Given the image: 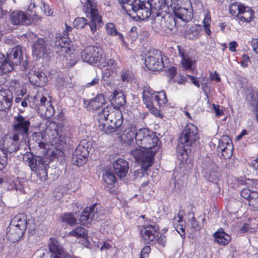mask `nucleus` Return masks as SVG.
Masks as SVG:
<instances>
[{"label":"nucleus","mask_w":258,"mask_h":258,"mask_svg":"<svg viewBox=\"0 0 258 258\" xmlns=\"http://www.w3.org/2000/svg\"><path fill=\"white\" fill-rule=\"evenodd\" d=\"M152 89L149 86H144L142 92L143 100L147 108L149 109L151 113L156 116L159 114V110L157 108L158 106L155 105L151 101Z\"/></svg>","instance_id":"nucleus-23"},{"label":"nucleus","mask_w":258,"mask_h":258,"mask_svg":"<svg viewBox=\"0 0 258 258\" xmlns=\"http://www.w3.org/2000/svg\"><path fill=\"white\" fill-rule=\"evenodd\" d=\"M108 70L113 71L117 67L116 62L112 59H109L107 62H105V66Z\"/></svg>","instance_id":"nucleus-53"},{"label":"nucleus","mask_w":258,"mask_h":258,"mask_svg":"<svg viewBox=\"0 0 258 258\" xmlns=\"http://www.w3.org/2000/svg\"><path fill=\"white\" fill-rule=\"evenodd\" d=\"M201 31V26H195L188 28L184 33L185 38L190 40H196L199 38Z\"/></svg>","instance_id":"nucleus-36"},{"label":"nucleus","mask_w":258,"mask_h":258,"mask_svg":"<svg viewBox=\"0 0 258 258\" xmlns=\"http://www.w3.org/2000/svg\"><path fill=\"white\" fill-rule=\"evenodd\" d=\"M4 148L7 153V152L10 153L15 152L19 149V143L12 142L8 140L5 144Z\"/></svg>","instance_id":"nucleus-44"},{"label":"nucleus","mask_w":258,"mask_h":258,"mask_svg":"<svg viewBox=\"0 0 258 258\" xmlns=\"http://www.w3.org/2000/svg\"><path fill=\"white\" fill-rule=\"evenodd\" d=\"M23 161L30 167L31 170L34 172L40 180L43 181L47 180V169L49 168V162L47 159L27 152L24 155Z\"/></svg>","instance_id":"nucleus-8"},{"label":"nucleus","mask_w":258,"mask_h":258,"mask_svg":"<svg viewBox=\"0 0 258 258\" xmlns=\"http://www.w3.org/2000/svg\"><path fill=\"white\" fill-rule=\"evenodd\" d=\"M100 81L104 87H111L112 84L110 73L106 71H102V79Z\"/></svg>","instance_id":"nucleus-43"},{"label":"nucleus","mask_w":258,"mask_h":258,"mask_svg":"<svg viewBox=\"0 0 258 258\" xmlns=\"http://www.w3.org/2000/svg\"><path fill=\"white\" fill-rule=\"evenodd\" d=\"M29 106L32 108L40 110L39 106V100L37 96L30 97Z\"/></svg>","instance_id":"nucleus-50"},{"label":"nucleus","mask_w":258,"mask_h":258,"mask_svg":"<svg viewBox=\"0 0 258 258\" xmlns=\"http://www.w3.org/2000/svg\"><path fill=\"white\" fill-rule=\"evenodd\" d=\"M133 73L128 69H122L119 73L118 76L121 81L124 83H128L132 81Z\"/></svg>","instance_id":"nucleus-40"},{"label":"nucleus","mask_w":258,"mask_h":258,"mask_svg":"<svg viewBox=\"0 0 258 258\" xmlns=\"http://www.w3.org/2000/svg\"><path fill=\"white\" fill-rule=\"evenodd\" d=\"M167 76L169 78V82L170 83H176V80L175 79V77L177 75V70L175 67H172L169 68L166 71Z\"/></svg>","instance_id":"nucleus-46"},{"label":"nucleus","mask_w":258,"mask_h":258,"mask_svg":"<svg viewBox=\"0 0 258 258\" xmlns=\"http://www.w3.org/2000/svg\"><path fill=\"white\" fill-rule=\"evenodd\" d=\"M119 2V4L121 5L122 9L125 12V13L127 14V10L126 8H128V7L129 5H132V2H134V0H117Z\"/></svg>","instance_id":"nucleus-51"},{"label":"nucleus","mask_w":258,"mask_h":258,"mask_svg":"<svg viewBox=\"0 0 258 258\" xmlns=\"http://www.w3.org/2000/svg\"><path fill=\"white\" fill-rule=\"evenodd\" d=\"M30 126V120L20 114L14 116L13 128L15 133L22 136L23 138L27 137Z\"/></svg>","instance_id":"nucleus-19"},{"label":"nucleus","mask_w":258,"mask_h":258,"mask_svg":"<svg viewBox=\"0 0 258 258\" xmlns=\"http://www.w3.org/2000/svg\"><path fill=\"white\" fill-rule=\"evenodd\" d=\"M147 151H143L141 149L135 148L133 149L130 150V153L135 158L137 161H139L142 156Z\"/></svg>","instance_id":"nucleus-47"},{"label":"nucleus","mask_w":258,"mask_h":258,"mask_svg":"<svg viewBox=\"0 0 258 258\" xmlns=\"http://www.w3.org/2000/svg\"><path fill=\"white\" fill-rule=\"evenodd\" d=\"M41 9L44 14L46 16H51L53 14V11L50 9L49 6L44 3H42Z\"/></svg>","instance_id":"nucleus-54"},{"label":"nucleus","mask_w":258,"mask_h":258,"mask_svg":"<svg viewBox=\"0 0 258 258\" xmlns=\"http://www.w3.org/2000/svg\"><path fill=\"white\" fill-rule=\"evenodd\" d=\"M139 230L142 241L145 244L152 245L157 242L159 244L165 246L166 237L163 235L159 236V227L155 223L144 224L140 226Z\"/></svg>","instance_id":"nucleus-11"},{"label":"nucleus","mask_w":258,"mask_h":258,"mask_svg":"<svg viewBox=\"0 0 258 258\" xmlns=\"http://www.w3.org/2000/svg\"><path fill=\"white\" fill-rule=\"evenodd\" d=\"M199 139L200 134L197 126L192 123H188L178 139V156L181 158L182 162H187L188 158L193 156Z\"/></svg>","instance_id":"nucleus-2"},{"label":"nucleus","mask_w":258,"mask_h":258,"mask_svg":"<svg viewBox=\"0 0 258 258\" xmlns=\"http://www.w3.org/2000/svg\"><path fill=\"white\" fill-rule=\"evenodd\" d=\"M47 104H49V105L48 107L46 108L45 115L47 117H49L54 114V109L52 105L50 104L49 102H47Z\"/></svg>","instance_id":"nucleus-56"},{"label":"nucleus","mask_w":258,"mask_h":258,"mask_svg":"<svg viewBox=\"0 0 258 258\" xmlns=\"http://www.w3.org/2000/svg\"><path fill=\"white\" fill-rule=\"evenodd\" d=\"M83 61L102 69L105 66V55L100 46H89L85 48L81 53Z\"/></svg>","instance_id":"nucleus-13"},{"label":"nucleus","mask_w":258,"mask_h":258,"mask_svg":"<svg viewBox=\"0 0 258 258\" xmlns=\"http://www.w3.org/2000/svg\"><path fill=\"white\" fill-rule=\"evenodd\" d=\"M156 152L157 150L147 151L142 156L139 161L141 162V166L143 170L146 171L152 166Z\"/></svg>","instance_id":"nucleus-30"},{"label":"nucleus","mask_w":258,"mask_h":258,"mask_svg":"<svg viewBox=\"0 0 258 258\" xmlns=\"http://www.w3.org/2000/svg\"><path fill=\"white\" fill-rule=\"evenodd\" d=\"M163 9H169L175 18L183 22H189L193 18V10L190 3L187 6L177 0H163Z\"/></svg>","instance_id":"nucleus-10"},{"label":"nucleus","mask_w":258,"mask_h":258,"mask_svg":"<svg viewBox=\"0 0 258 258\" xmlns=\"http://www.w3.org/2000/svg\"><path fill=\"white\" fill-rule=\"evenodd\" d=\"M250 62V58L247 54H244L242 55V57L240 60V64L242 67H247Z\"/></svg>","instance_id":"nucleus-52"},{"label":"nucleus","mask_w":258,"mask_h":258,"mask_svg":"<svg viewBox=\"0 0 258 258\" xmlns=\"http://www.w3.org/2000/svg\"><path fill=\"white\" fill-rule=\"evenodd\" d=\"M251 44L254 52L258 54V38H253L251 41Z\"/></svg>","instance_id":"nucleus-61"},{"label":"nucleus","mask_w":258,"mask_h":258,"mask_svg":"<svg viewBox=\"0 0 258 258\" xmlns=\"http://www.w3.org/2000/svg\"><path fill=\"white\" fill-rule=\"evenodd\" d=\"M243 5L240 3H234L231 4L229 6V13L235 17H238L240 15V12H241L242 7Z\"/></svg>","instance_id":"nucleus-42"},{"label":"nucleus","mask_w":258,"mask_h":258,"mask_svg":"<svg viewBox=\"0 0 258 258\" xmlns=\"http://www.w3.org/2000/svg\"><path fill=\"white\" fill-rule=\"evenodd\" d=\"M51 242L48 244L49 251L50 252V256L51 258H70L71 255L69 253L66 252L60 246L58 242L56 240H52L50 238Z\"/></svg>","instance_id":"nucleus-26"},{"label":"nucleus","mask_w":258,"mask_h":258,"mask_svg":"<svg viewBox=\"0 0 258 258\" xmlns=\"http://www.w3.org/2000/svg\"><path fill=\"white\" fill-rule=\"evenodd\" d=\"M114 171L120 179L126 176L128 170V164L126 160L118 159L113 163Z\"/></svg>","instance_id":"nucleus-27"},{"label":"nucleus","mask_w":258,"mask_h":258,"mask_svg":"<svg viewBox=\"0 0 258 258\" xmlns=\"http://www.w3.org/2000/svg\"><path fill=\"white\" fill-rule=\"evenodd\" d=\"M102 179L107 184L112 185L116 181L115 174L111 170L105 171L102 175Z\"/></svg>","instance_id":"nucleus-41"},{"label":"nucleus","mask_w":258,"mask_h":258,"mask_svg":"<svg viewBox=\"0 0 258 258\" xmlns=\"http://www.w3.org/2000/svg\"><path fill=\"white\" fill-rule=\"evenodd\" d=\"M210 76L212 81H215L217 83L221 81V78L216 72H215L214 73H210Z\"/></svg>","instance_id":"nucleus-63"},{"label":"nucleus","mask_w":258,"mask_h":258,"mask_svg":"<svg viewBox=\"0 0 258 258\" xmlns=\"http://www.w3.org/2000/svg\"><path fill=\"white\" fill-rule=\"evenodd\" d=\"M22 60L21 47L15 46L7 53L6 56L3 54L0 55V72L5 74L11 72L14 66L20 65Z\"/></svg>","instance_id":"nucleus-9"},{"label":"nucleus","mask_w":258,"mask_h":258,"mask_svg":"<svg viewBox=\"0 0 258 258\" xmlns=\"http://www.w3.org/2000/svg\"><path fill=\"white\" fill-rule=\"evenodd\" d=\"M49 128L52 132V136L49 141L50 147L45 142L42 135L40 133L35 135L36 137L38 136L37 140H39V137L42 140L38 142V146L40 149H46V153L51 159L62 157L64 154L63 150L65 146H71L73 143L71 133L69 130H66L61 125H58L55 122L50 124L47 132Z\"/></svg>","instance_id":"nucleus-1"},{"label":"nucleus","mask_w":258,"mask_h":258,"mask_svg":"<svg viewBox=\"0 0 258 258\" xmlns=\"http://www.w3.org/2000/svg\"><path fill=\"white\" fill-rule=\"evenodd\" d=\"M96 5V0H86L83 5V11L86 13L87 17H90L91 21L89 23H88V24L92 33H94L98 28L103 25L102 17L98 14Z\"/></svg>","instance_id":"nucleus-14"},{"label":"nucleus","mask_w":258,"mask_h":258,"mask_svg":"<svg viewBox=\"0 0 258 258\" xmlns=\"http://www.w3.org/2000/svg\"><path fill=\"white\" fill-rule=\"evenodd\" d=\"M112 110L111 106L107 105L96 116L99 130L107 134L118 131L123 122V115L121 111H114Z\"/></svg>","instance_id":"nucleus-5"},{"label":"nucleus","mask_w":258,"mask_h":258,"mask_svg":"<svg viewBox=\"0 0 258 258\" xmlns=\"http://www.w3.org/2000/svg\"><path fill=\"white\" fill-rule=\"evenodd\" d=\"M88 24L87 20L84 17H78L73 22V25L75 28L79 29H82Z\"/></svg>","instance_id":"nucleus-45"},{"label":"nucleus","mask_w":258,"mask_h":258,"mask_svg":"<svg viewBox=\"0 0 258 258\" xmlns=\"http://www.w3.org/2000/svg\"><path fill=\"white\" fill-rule=\"evenodd\" d=\"M215 241L222 245H226L231 240V236L226 233L222 228H219L214 234Z\"/></svg>","instance_id":"nucleus-33"},{"label":"nucleus","mask_w":258,"mask_h":258,"mask_svg":"<svg viewBox=\"0 0 258 258\" xmlns=\"http://www.w3.org/2000/svg\"><path fill=\"white\" fill-rule=\"evenodd\" d=\"M213 109L214 110L216 115L217 117H220L223 114V111L220 109V106L218 104H213L212 105Z\"/></svg>","instance_id":"nucleus-60"},{"label":"nucleus","mask_w":258,"mask_h":258,"mask_svg":"<svg viewBox=\"0 0 258 258\" xmlns=\"http://www.w3.org/2000/svg\"><path fill=\"white\" fill-rule=\"evenodd\" d=\"M178 220H177V224H175L176 219L175 218L173 219L172 222L174 225V227L177 232L180 235L182 238H184L185 236V223L183 220V217L181 215H179V213L178 214Z\"/></svg>","instance_id":"nucleus-38"},{"label":"nucleus","mask_w":258,"mask_h":258,"mask_svg":"<svg viewBox=\"0 0 258 258\" xmlns=\"http://www.w3.org/2000/svg\"><path fill=\"white\" fill-rule=\"evenodd\" d=\"M145 63L149 70L159 71L164 68L162 54L160 51L155 49L146 54Z\"/></svg>","instance_id":"nucleus-17"},{"label":"nucleus","mask_w":258,"mask_h":258,"mask_svg":"<svg viewBox=\"0 0 258 258\" xmlns=\"http://www.w3.org/2000/svg\"><path fill=\"white\" fill-rule=\"evenodd\" d=\"M178 53L181 57V64L185 70L191 69L193 64V61L189 56V50L185 49L180 46H177Z\"/></svg>","instance_id":"nucleus-31"},{"label":"nucleus","mask_w":258,"mask_h":258,"mask_svg":"<svg viewBox=\"0 0 258 258\" xmlns=\"http://www.w3.org/2000/svg\"><path fill=\"white\" fill-rule=\"evenodd\" d=\"M91 147V142L87 140H82L73 153L72 163L78 166H81L84 164L88 160Z\"/></svg>","instance_id":"nucleus-16"},{"label":"nucleus","mask_w":258,"mask_h":258,"mask_svg":"<svg viewBox=\"0 0 258 258\" xmlns=\"http://www.w3.org/2000/svg\"><path fill=\"white\" fill-rule=\"evenodd\" d=\"M97 204H94L90 207H87L81 212L79 218L81 225L88 226L93 220H101Z\"/></svg>","instance_id":"nucleus-18"},{"label":"nucleus","mask_w":258,"mask_h":258,"mask_svg":"<svg viewBox=\"0 0 258 258\" xmlns=\"http://www.w3.org/2000/svg\"><path fill=\"white\" fill-rule=\"evenodd\" d=\"M124 134V141L129 145L134 143L135 138L137 146L146 151L154 150L159 149V140L156 134L150 132L146 128L138 131L126 130Z\"/></svg>","instance_id":"nucleus-4"},{"label":"nucleus","mask_w":258,"mask_h":258,"mask_svg":"<svg viewBox=\"0 0 258 258\" xmlns=\"http://www.w3.org/2000/svg\"><path fill=\"white\" fill-rule=\"evenodd\" d=\"M23 85L20 83L19 81L17 80H13L11 82V88H14V90L17 92L18 90L17 89L21 88V86Z\"/></svg>","instance_id":"nucleus-57"},{"label":"nucleus","mask_w":258,"mask_h":258,"mask_svg":"<svg viewBox=\"0 0 258 258\" xmlns=\"http://www.w3.org/2000/svg\"><path fill=\"white\" fill-rule=\"evenodd\" d=\"M60 220L62 223L67 225L73 227L77 223V218L74 214L72 213H62L60 216Z\"/></svg>","instance_id":"nucleus-35"},{"label":"nucleus","mask_w":258,"mask_h":258,"mask_svg":"<svg viewBox=\"0 0 258 258\" xmlns=\"http://www.w3.org/2000/svg\"><path fill=\"white\" fill-rule=\"evenodd\" d=\"M35 77L36 78L35 80L33 79L32 80H30V82L32 85L38 87H42L46 85L47 78L44 73L38 72Z\"/></svg>","instance_id":"nucleus-37"},{"label":"nucleus","mask_w":258,"mask_h":258,"mask_svg":"<svg viewBox=\"0 0 258 258\" xmlns=\"http://www.w3.org/2000/svg\"><path fill=\"white\" fill-rule=\"evenodd\" d=\"M31 233L35 229L34 223L27 220V217L23 214L15 216L11 221L7 228L6 236L8 240L15 242L23 236L26 229Z\"/></svg>","instance_id":"nucleus-7"},{"label":"nucleus","mask_w":258,"mask_h":258,"mask_svg":"<svg viewBox=\"0 0 258 258\" xmlns=\"http://www.w3.org/2000/svg\"><path fill=\"white\" fill-rule=\"evenodd\" d=\"M106 32L110 35L115 36L118 34V32L115 28L114 25L113 23H107L106 25Z\"/></svg>","instance_id":"nucleus-49"},{"label":"nucleus","mask_w":258,"mask_h":258,"mask_svg":"<svg viewBox=\"0 0 258 258\" xmlns=\"http://www.w3.org/2000/svg\"><path fill=\"white\" fill-rule=\"evenodd\" d=\"M104 96L102 94H98L95 97L89 99L84 100V104L89 109L97 110L105 103Z\"/></svg>","instance_id":"nucleus-29"},{"label":"nucleus","mask_w":258,"mask_h":258,"mask_svg":"<svg viewBox=\"0 0 258 258\" xmlns=\"http://www.w3.org/2000/svg\"><path fill=\"white\" fill-rule=\"evenodd\" d=\"M132 4L126 8L127 15L133 20L141 21L146 20L151 15L156 16V12L163 10V0H134Z\"/></svg>","instance_id":"nucleus-3"},{"label":"nucleus","mask_w":258,"mask_h":258,"mask_svg":"<svg viewBox=\"0 0 258 258\" xmlns=\"http://www.w3.org/2000/svg\"><path fill=\"white\" fill-rule=\"evenodd\" d=\"M240 196L248 201L251 209L254 211L258 210V192L244 188L240 191Z\"/></svg>","instance_id":"nucleus-25"},{"label":"nucleus","mask_w":258,"mask_h":258,"mask_svg":"<svg viewBox=\"0 0 258 258\" xmlns=\"http://www.w3.org/2000/svg\"><path fill=\"white\" fill-rule=\"evenodd\" d=\"M227 164L225 167L227 168ZM202 173L205 178L210 182H216L220 180L222 176H227L229 171L227 169L221 168L213 159L206 158L202 163Z\"/></svg>","instance_id":"nucleus-12"},{"label":"nucleus","mask_w":258,"mask_h":258,"mask_svg":"<svg viewBox=\"0 0 258 258\" xmlns=\"http://www.w3.org/2000/svg\"><path fill=\"white\" fill-rule=\"evenodd\" d=\"M253 16V12L251 8L243 5L238 18L243 22L247 23L251 21Z\"/></svg>","instance_id":"nucleus-34"},{"label":"nucleus","mask_w":258,"mask_h":258,"mask_svg":"<svg viewBox=\"0 0 258 258\" xmlns=\"http://www.w3.org/2000/svg\"><path fill=\"white\" fill-rule=\"evenodd\" d=\"M187 77L190 80L191 82L193 84H194L196 87H197L198 88H199L200 87V82L196 77H195L194 76H191V75H187Z\"/></svg>","instance_id":"nucleus-62"},{"label":"nucleus","mask_w":258,"mask_h":258,"mask_svg":"<svg viewBox=\"0 0 258 258\" xmlns=\"http://www.w3.org/2000/svg\"><path fill=\"white\" fill-rule=\"evenodd\" d=\"M73 30V28L67 24L65 29L62 34H56L55 40L53 46L54 49L60 56H63L66 58V62L69 67H73L77 62L75 54H73L74 44L70 37V33Z\"/></svg>","instance_id":"nucleus-6"},{"label":"nucleus","mask_w":258,"mask_h":258,"mask_svg":"<svg viewBox=\"0 0 258 258\" xmlns=\"http://www.w3.org/2000/svg\"><path fill=\"white\" fill-rule=\"evenodd\" d=\"M111 104H115L118 106H122L126 103L125 97L120 90H115L109 96Z\"/></svg>","instance_id":"nucleus-32"},{"label":"nucleus","mask_w":258,"mask_h":258,"mask_svg":"<svg viewBox=\"0 0 258 258\" xmlns=\"http://www.w3.org/2000/svg\"><path fill=\"white\" fill-rule=\"evenodd\" d=\"M233 145L231 140L227 136H223L219 141L217 151L221 153L220 158L224 159H230L233 154Z\"/></svg>","instance_id":"nucleus-20"},{"label":"nucleus","mask_w":258,"mask_h":258,"mask_svg":"<svg viewBox=\"0 0 258 258\" xmlns=\"http://www.w3.org/2000/svg\"><path fill=\"white\" fill-rule=\"evenodd\" d=\"M70 236H73L77 238H83L86 243L88 242V233L86 230L82 227H77L69 233Z\"/></svg>","instance_id":"nucleus-39"},{"label":"nucleus","mask_w":258,"mask_h":258,"mask_svg":"<svg viewBox=\"0 0 258 258\" xmlns=\"http://www.w3.org/2000/svg\"><path fill=\"white\" fill-rule=\"evenodd\" d=\"M11 23L14 25H29L31 23L30 15L21 10L14 11L9 16Z\"/></svg>","instance_id":"nucleus-21"},{"label":"nucleus","mask_w":258,"mask_h":258,"mask_svg":"<svg viewBox=\"0 0 258 258\" xmlns=\"http://www.w3.org/2000/svg\"><path fill=\"white\" fill-rule=\"evenodd\" d=\"M170 12L166 8L156 12V16L158 17L157 21H160V29L166 33H170L176 26V19Z\"/></svg>","instance_id":"nucleus-15"},{"label":"nucleus","mask_w":258,"mask_h":258,"mask_svg":"<svg viewBox=\"0 0 258 258\" xmlns=\"http://www.w3.org/2000/svg\"><path fill=\"white\" fill-rule=\"evenodd\" d=\"M13 95L8 89L0 90V111L7 112L13 104Z\"/></svg>","instance_id":"nucleus-24"},{"label":"nucleus","mask_w":258,"mask_h":258,"mask_svg":"<svg viewBox=\"0 0 258 258\" xmlns=\"http://www.w3.org/2000/svg\"><path fill=\"white\" fill-rule=\"evenodd\" d=\"M100 81V78L98 76H96L94 79L92 80L91 81L87 83L85 86L87 88L91 86H94L99 84Z\"/></svg>","instance_id":"nucleus-58"},{"label":"nucleus","mask_w":258,"mask_h":258,"mask_svg":"<svg viewBox=\"0 0 258 258\" xmlns=\"http://www.w3.org/2000/svg\"><path fill=\"white\" fill-rule=\"evenodd\" d=\"M237 46V43L236 41H232L229 43V49L231 52H235L236 51V48Z\"/></svg>","instance_id":"nucleus-64"},{"label":"nucleus","mask_w":258,"mask_h":258,"mask_svg":"<svg viewBox=\"0 0 258 258\" xmlns=\"http://www.w3.org/2000/svg\"><path fill=\"white\" fill-rule=\"evenodd\" d=\"M12 188L15 189L16 190H19L20 191H22L23 190V186L20 182L19 180H16L13 182L12 184Z\"/></svg>","instance_id":"nucleus-59"},{"label":"nucleus","mask_w":258,"mask_h":258,"mask_svg":"<svg viewBox=\"0 0 258 258\" xmlns=\"http://www.w3.org/2000/svg\"><path fill=\"white\" fill-rule=\"evenodd\" d=\"M50 53V49L43 38H38L32 45V53L39 58H47Z\"/></svg>","instance_id":"nucleus-22"},{"label":"nucleus","mask_w":258,"mask_h":258,"mask_svg":"<svg viewBox=\"0 0 258 258\" xmlns=\"http://www.w3.org/2000/svg\"><path fill=\"white\" fill-rule=\"evenodd\" d=\"M151 251V247L149 245L145 246L143 247L140 252V258H147L148 254Z\"/></svg>","instance_id":"nucleus-55"},{"label":"nucleus","mask_w":258,"mask_h":258,"mask_svg":"<svg viewBox=\"0 0 258 258\" xmlns=\"http://www.w3.org/2000/svg\"><path fill=\"white\" fill-rule=\"evenodd\" d=\"M152 92H151L152 97L151 101L160 108L164 107L168 101L165 92L164 90L155 92L152 89Z\"/></svg>","instance_id":"nucleus-28"},{"label":"nucleus","mask_w":258,"mask_h":258,"mask_svg":"<svg viewBox=\"0 0 258 258\" xmlns=\"http://www.w3.org/2000/svg\"><path fill=\"white\" fill-rule=\"evenodd\" d=\"M8 155L6 150L0 148V164L4 168L7 164Z\"/></svg>","instance_id":"nucleus-48"}]
</instances>
